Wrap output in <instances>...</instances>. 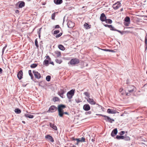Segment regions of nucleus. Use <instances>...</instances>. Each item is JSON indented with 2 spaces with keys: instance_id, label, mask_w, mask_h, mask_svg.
I'll return each instance as SVG.
<instances>
[{
  "instance_id": "f257e3e1",
  "label": "nucleus",
  "mask_w": 147,
  "mask_h": 147,
  "mask_svg": "<svg viewBox=\"0 0 147 147\" xmlns=\"http://www.w3.org/2000/svg\"><path fill=\"white\" fill-rule=\"evenodd\" d=\"M58 107L59 115L60 117H62L64 112L63 109L66 107V106L64 105H58Z\"/></svg>"
},
{
  "instance_id": "f03ea898",
  "label": "nucleus",
  "mask_w": 147,
  "mask_h": 147,
  "mask_svg": "<svg viewBox=\"0 0 147 147\" xmlns=\"http://www.w3.org/2000/svg\"><path fill=\"white\" fill-rule=\"evenodd\" d=\"M136 88L133 86L129 85L128 86L126 89V90L128 91L129 92H126V95L127 96L130 95V93L133 92L135 90Z\"/></svg>"
},
{
  "instance_id": "7ed1b4c3",
  "label": "nucleus",
  "mask_w": 147,
  "mask_h": 147,
  "mask_svg": "<svg viewBox=\"0 0 147 147\" xmlns=\"http://www.w3.org/2000/svg\"><path fill=\"white\" fill-rule=\"evenodd\" d=\"M74 93L75 90L74 89L71 90L67 93V96L69 99L70 100L72 98L73 96L74 95Z\"/></svg>"
},
{
  "instance_id": "20e7f679",
  "label": "nucleus",
  "mask_w": 147,
  "mask_h": 147,
  "mask_svg": "<svg viewBox=\"0 0 147 147\" xmlns=\"http://www.w3.org/2000/svg\"><path fill=\"white\" fill-rule=\"evenodd\" d=\"M79 62L80 61L77 58H74L71 59L68 64L69 63L71 65H74L78 64Z\"/></svg>"
},
{
  "instance_id": "39448f33",
  "label": "nucleus",
  "mask_w": 147,
  "mask_h": 147,
  "mask_svg": "<svg viewBox=\"0 0 147 147\" xmlns=\"http://www.w3.org/2000/svg\"><path fill=\"white\" fill-rule=\"evenodd\" d=\"M57 108L54 105L51 106L47 111V113H53L57 111Z\"/></svg>"
},
{
  "instance_id": "423d86ee",
  "label": "nucleus",
  "mask_w": 147,
  "mask_h": 147,
  "mask_svg": "<svg viewBox=\"0 0 147 147\" xmlns=\"http://www.w3.org/2000/svg\"><path fill=\"white\" fill-rule=\"evenodd\" d=\"M121 6V3L118 1L113 4V7L114 9L116 10L118 9Z\"/></svg>"
},
{
  "instance_id": "0eeeda50",
  "label": "nucleus",
  "mask_w": 147,
  "mask_h": 147,
  "mask_svg": "<svg viewBox=\"0 0 147 147\" xmlns=\"http://www.w3.org/2000/svg\"><path fill=\"white\" fill-rule=\"evenodd\" d=\"M87 102L90 104L92 105H94L96 104V102L94 101V100L90 98V97L86 98Z\"/></svg>"
},
{
  "instance_id": "6e6552de",
  "label": "nucleus",
  "mask_w": 147,
  "mask_h": 147,
  "mask_svg": "<svg viewBox=\"0 0 147 147\" xmlns=\"http://www.w3.org/2000/svg\"><path fill=\"white\" fill-rule=\"evenodd\" d=\"M33 72L36 78L38 79L40 78H41V75L38 71H36L34 70H33Z\"/></svg>"
},
{
  "instance_id": "1a4fd4ad",
  "label": "nucleus",
  "mask_w": 147,
  "mask_h": 147,
  "mask_svg": "<svg viewBox=\"0 0 147 147\" xmlns=\"http://www.w3.org/2000/svg\"><path fill=\"white\" fill-rule=\"evenodd\" d=\"M104 119L107 122H109L110 123H112L115 121L113 119L107 116Z\"/></svg>"
},
{
  "instance_id": "9d476101",
  "label": "nucleus",
  "mask_w": 147,
  "mask_h": 147,
  "mask_svg": "<svg viewBox=\"0 0 147 147\" xmlns=\"http://www.w3.org/2000/svg\"><path fill=\"white\" fill-rule=\"evenodd\" d=\"M65 91L62 89H61L59 92V95L62 98L65 97V96L64 95V94L65 93Z\"/></svg>"
},
{
  "instance_id": "9b49d317",
  "label": "nucleus",
  "mask_w": 147,
  "mask_h": 147,
  "mask_svg": "<svg viewBox=\"0 0 147 147\" xmlns=\"http://www.w3.org/2000/svg\"><path fill=\"white\" fill-rule=\"evenodd\" d=\"M67 25L68 28H72L75 26V24L71 21H69L67 22Z\"/></svg>"
},
{
  "instance_id": "f8f14e48",
  "label": "nucleus",
  "mask_w": 147,
  "mask_h": 147,
  "mask_svg": "<svg viewBox=\"0 0 147 147\" xmlns=\"http://www.w3.org/2000/svg\"><path fill=\"white\" fill-rule=\"evenodd\" d=\"M83 109L85 111H88L90 109V107L88 104H86L83 106Z\"/></svg>"
},
{
  "instance_id": "ddd939ff",
  "label": "nucleus",
  "mask_w": 147,
  "mask_h": 147,
  "mask_svg": "<svg viewBox=\"0 0 147 147\" xmlns=\"http://www.w3.org/2000/svg\"><path fill=\"white\" fill-rule=\"evenodd\" d=\"M106 19V17L105 15L103 13H102L100 16V19L102 22H104Z\"/></svg>"
},
{
  "instance_id": "4468645a",
  "label": "nucleus",
  "mask_w": 147,
  "mask_h": 147,
  "mask_svg": "<svg viewBox=\"0 0 147 147\" xmlns=\"http://www.w3.org/2000/svg\"><path fill=\"white\" fill-rule=\"evenodd\" d=\"M54 56L56 58L60 57L61 56V52L58 51H55L54 52Z\"/></svg>"
},
{
  "instance_id": "2eb2a0df",
  "label": "nucleus",
  "mask_w": 147,
  "mask_h": 147,
  "mask_svg": "<svg viewBox=\"0 0 147 147\" xmlns=\"http://www.w3.org/2000/svg\"><path fill=\"white\" fill-rule=\"evenodd\" d=\"M45 138L47 139L48 140L50 141L53 142H54L53 139L52 137L49 135H47L45 136Z\"/></svg>"
},
{
  "instance_id": "dca6fc26",
  "label": "nucleus",
  "mask_w": 147,
  "mask_h": 147,
  "mask_svg": "<svg viewBox=\"0 0 147 147\" xmlns=\"http://www.w3.org/2000/svg\"><path fill=\"white\" fill-rule=\"evenodd\" d=\"M23 76V72L22 70H20L18 73L17 77L19 80H20L22 78Z\"/></svg>"
},
{
  "instance_id": "f3484780",
  "label": "nucleus",
  "mask_w": 147,
  "mask_h": 147,
  "mask_svg": "<svg viewBox=\"0 0 147 147\" xmlns=\"http://www.w3.org/2000/svg\"><path fill=\"white\" fill-rule=\"evenodd\" d=\"M117 133V128L114 129L111 133V136L112 137L115 136Z\"/></svg>"
},
{
  "instance_id": "a211bd4d",
  "label": "nucleus",
  "mask_w": 147,
  "mask_h": 147,
  "mask_svg": "<svg viewBox=\"0 0 147 147\" xmlns=\"http://www.w3.org/2000/svg\"><path fill=\"white\" fill-rule=\"evenodd\" d=\"M107 112L109 113L115 114L116 113V111L113 109H107Z\"/></svg>"
},
{
  "instance_id": "6ab92c4d",
  "label": "nucleus",
  "mask_w": 147,
  "mask_h": 147,
  "mask_svg": "<svg viewBox=\"0 0 147 147\" xmlns=\"http://www.w3.org/2000/svg\"><path fill=\"white\" fill-rule=\"evenodd\" d=\"M49 126L51 127L52 128L55 130H57V126L54 124L50 123H49Z\"/></svg>"
},
{
  "instance_id": "aec40b11",
  "label": "nucleus",
  "mask_w": 147,
  "mask_h": 147,
  "mask_svg": "<svg viewBox=\"0 0 147 147\" xmlns=\"http://www.w3.org/2000/svg\"><path fill=\"white\" fill-rule=\"evenodd\" d=\"M54 3L57 5L60 4L62 3V0H54Z\"/></svg>"
},
{
  "instance_id": "412c9836",
  "label": "nucleus",
  "mask_w": 147,
  "mask_h": 147,
  "mask_svg": "<svg viewBox=\"0 0 147 147\" xmlns=\"http://www.w3.org/2000/svg\"><path fill=\"white\" fill-rule=\"evenodd\" d=\"M25 116L26 117L30 119H32L34 117L33 115L29 114H25Z\"/></svg>"
},
{
  "instance_id": "4be33fe9",
  "label": "nucleus",
  "mask_w": 147,
  "mask_h": 147,
  "mask_svg": "<svg viewBox=\"0 0 147 147\" xmlns=\"http://www.w3.org/2000/svg\"><path fill=\"white\" fill-rule=\"evenodd\" d=\"M25 5V3L23 1H21L19 4V8H22L24 7Z\"/></svg>"
},
{
  "instance_id": "5701e85b",
  "label": "nucleus",
  "mask_w": 147,
  "mask_h": 147,
  "mask_svg": "<svg viewBox=\"0 0 147 147\" xmlns=\"http://www.w3.org/2000/svg\"><path fill=\"white\" fill-rule=\"evenodd\" d=\"M58 47L60 50H61L64 51L65 50V47L62 45H59L58 46Z\"/></svg>"
},
{
  "instance_id": "b1692460",
  "label": "nucleus",
  "mask_w": 147,
  "mask_h": 147,
  "mask_svg": "<svg viewBox=\"0 0 147 147\" xmlns=\"http://www.w3.org/2000/svg\"><path fill=\"white\" fill-rule=\"evenodd\" d=\"M28 73L29 75L30 76L31 78V79L32 80L33 79L34 77L33 76L32 74V71L31 70H29L28 71Z\"/></svg>"
},
{
  "instance_id": "393cba45",
  "label": "nucleus",
  "mask_w": 147,
  "mask_h": 147,
  "mask_svg": "<svg viewBox=\"0 0 147 147\" xmlns=\"http://www.w3.org/2000/svg\"><path fill=\"white\" fill-rule=\"evenodd\" d=\"M106 23L111 24L112 22V20L110 19H106L105 21Z\"/></svg>"
},
{
  "instance_id": "a878e982",
  "label": "nucleus",
  "mask_w": 147,
  "mask_h": 147,
  "mask_svg": "<svg viewBox=\"0 0 147 147\" xmlns=\"http://www.w3.org/2000/svg\"><path fill=\"white\" fill-rule=\"evenodd\" d=\"M49 64V60H47L45 59L43 62V64L46 66L48 65Z\"/></svg>"
},
{
  "instance_id": "bb28decb",
  "label": "nucleus",
  "mask_w": 147,
  "mask_h": 147,
  "mask_svg": "<svg viewBox=\"0 0 147 147\" xmlns=\"http://www.w3.org/2000/svg\"><path fill=\"white\" fill-rule=\"evenodd\" d=\"M85 28L86 29H89L90 28V25H89L87 23H85L84 25Z\"/></svg>"
},
{
  "instance_id": "cd10ccee",
  "label": "nucleus",
  "mask_w": 147,
  "mask_h": 147,
  "mask_svg": "<svg viewBox=\"0 0 147 147\" xmlns=\"http://www.w3.org/2000/svg\"><path fill=\"white\" fill-rule=\"evenodd\" d=\"M55 61L57 63L61 64L62 62V61L61 59H55Z\"/></svg>"
},
{
  "instance_id": "c85d7f7f",
  "label": "nucleus",
  "mask_w": 147,
  "mask_h": 147,
  "mask_svg": "<svg viewBox=\"0 0 147 147\" xmlns=\"http://www.w3.org/2000/svg\"><path fill=\"white\" fill-rule=\"evenodd\" d=\"M116 138L117 139H123L124 138V136H122L117 135L116 137Z\"/></svg>"
},
{
  "instance_id": "c756f323",
  "label": "nucleus",
  "mask_w": 147,
  "mask_h": 147,
  "mask_svg": "<svg viewBox=\"0 0 147 147\" xmlns=\"http://www.w3.org/2000/svg\"><path fill=\"white\" fill-rule=\"evenodd\" d=\"M124 20L126 22H130V18L129 17L127 16L125 18Z\"/></svg>"
},
{
  "instance_id": "7c9ffc66",
  "label": "nucleus",
  "mask_w": 147,
  "mask_h": 147,
  "mask_svg": "<svg viewBox=\"0 0 147 147\" xmlns=\"http://www.w3.org/2000/svg\"><path fill=\"white\" fill-rule=\"evenodd\" d=\"M15 112L17 114H20L21 112V111L19 109L17 108L15 109Z\"/></svg>"
},
{
  "instance_id": "2f4dec72",
  "label": "nucleus",
  "mask_w": 147,
  "mask_h": 147,
  "mask_svg": "<svg viewBox=\"0 0 147 147\" xmlns=\"http://www.w3.org/2000/svg\"><path fill=\"white\" fill-rule=\"evenodd\" d=\"M37 64L36 63H33L30 65V67L32 68H34L37 67Z\"/></svg>"
},
{
  "instance_id": "473e14b6",
  "label": "nucleus",
  "mask_w": 147,
  "mask_h": 147,
  "mask_svg": "<svg viewBox=\"0 0 147 147\" xmlns=\"http://www.w3.org/2000/svg\"><path fill=\"white\" fill-rule=\"evenodd\" d=\"M84 94L87 97V98L90 97V94L87 92H85L84 93Z\"/></svg>"
},
{
  "instance_id": "72a5a7b5",
  "label": "nucleus",
  "mask_w": 147,
  "mask_h": 147,
  "mask_svg": "<svg viewBox=\"0 0 147 147\" xmlns=\"http://www.w3.org/2000/svg\"><path fill=\"white\" fill-rule=\"evenodd\" d=\"M51 78V77L50 76H47V77H46V79L47 81L48 82H49Z\"/></svg>"
},
{
  "instance_id": "f704fd0d",
  "label": "nucleus",
  "mask_w": 147,
  "mask_h": 147,
  "mask_svg": "<svg viewBox=\"0 0 147 147\" xmlns=\"http://www.w3.org/2000/svg\"><path fill=\"white\" fill-rule=\"evenodd\" d=\"M53 100L54 102H56L59 100V99L58 97H54L53 98Z\"/></svg>"
},
{
  "instance_id": "c9c22d12",
  "label": "nucleus",
  "mask_w": 147,
  "mask_h": 147,
  "mask_svg": "<svg viewBox=\"0 0 147 147\" xmlns=\"http://www.w3.org/2000/svg\"><path fill=\"white\" fill-rule=\"evenodd\" d=\"M145 42L146 45H147V33H146L145 38Z\"/></svg>"
},
{
  "instance_id": "e433bc0d",
  "label": "nucleus",
  "mask_w": 147,
  "mask_h": 147,
  "mask_svg": "<svg viewBox=\"0 0 147 147\" xmlns=\"http://www.w3.org/2000/svg\"><path fill=\"white\" fill-rule=\"evenodd\" d=\"M123 139L125 141H129L130 140V138L129 137H125L124 136V138Z\"/></svg>"
},
{
  "instance_id": "4c0bfd02",
  "label": "nucleus",
  "mask_w": 147,
  "mask_h": 147,
  "mask_svg": "<svg viewBox=\"0 0 147 147\" xmlns=\"http://www.w3.org/2000/svg\"><path fill=\"white\" fill-rule=\"evenodd\" d=\"M116 31L118 32H119L120 33L121 35H123L124 34V31H122L119 30H116Z\"/></svg>"
},
{
  "instance_id": "58836bf2",
  "label": "nucleus",
  "mask_w": 147,
  "mask_h": 147,
  "mask_svg": "<svg viewBox=\"0 0 147 147\" xmlns=\"http://www.w3.org/2000/svg\"><path fill=\"white\" fill-rule=\"evenodd\" d=\"M55 16V13H53L51 15L52 19L53 20H54Z\"/></svg>"
},
{
  "instance_id": "ea45409f",
  "label": "nucleus",
  "mask_w": 147,
  "mask_h": 147,
  "mask_svg": "<svg viewBox=\"0 0 147 147\" xmlns=\"http://www.w3.org/2000/svg\"><path fill=\"white\" fill-rule=\"evenodd\" d=\"M111 30H113V31H116V30L117 29H115L114 27L112 26L111 25V27H110V28Z\"/></svg>"
},
{
  "instance_id": "a19ab883",
  "label": "nucleus",
  "mask_w": 147,
  "mask_h": 147,
  "mask_svg": "<svg viewBox=\"0 0 147 147\" xmlns=\"http://www.w3.org/2000/svg\"><path fill=\"white\" fill-rule=\"evenodd\" d=\"M59 30H56L54 31L53 34H57L59 33Z\"/></svg>"
},
{
  "instance_id": "79ce46f5",
  "label": "nucleus",
  "mask_w": 147,
  "mask_h": 147,
  "mask_svg": "<svg viewBox=\"0 0 147 147\" xmlns=\"http://www.w3.org/2000/svg\"><path fill=\"white\" fill-rule=\"evenodd\" d=\"M62 34V33H60L59 34H57L56 35L55 37L57 38H59L61 36Z\"/></svg>"
},
{
  "instance_id": "37998d69",
  "label": "nucleus",
  "mask_w": 147,
  "mask_h": 147,
  "mask_svg": "<svg viewBox=\"0 0 147 147\" xmlns=\"http://www.w3.org/2000/svg\"><path fill=\"white\" fill-rule=\"evenodd\" d=\"M81 142H85V139L84 137L80 139Z\"/></svg>"
},
{
  "instance_id": "c03bdc74",
  "label": "nucleus",
  "mask_w": 147,
  "mask_h": 147,
  "mask_svg": "<svg viewBox=\"0 0 147 147\" xmlns=\"http://www.w3.org/2000/svg\"><path fill=\"white\" fill-rule=\"evenodd\" d=\"M42 29V28H40L38 30H37V33L38 34H40L41 29Z\"/></svg>"
},
{
  "instance_id": "a18cd8bd",
  "label": "nucleus",
  "mask_w": 147,
  "mask_h": 147,
  "mask_svg": "<svg viewBox=\"0 0 147 147\" xmlns=\"http://www.w3.org/2000/svg\"><path fill=\"white\" fill-rule=\"evenodd\" d=\"M35 45L37 47H38V41H37V40H36V39L35 40Z\"/></svg>"
},
{
  "instance_id": "49530a36",
  "label": "nucleus",
  "mask_w": 147,
  "mask_h": 147,
  "mask_svg": "<svg viewBox=\"0 0 147 147\" xmlns=\"http://www.w3.org/2000/svg\"><path fill=\"white\" fill-rule=\"evenodd\" d=\"M74 140H76V141H77V144H78V143L80 142V138H76V139H74Z\"/></svg>"
},
{
  "instance_id": "de8ad7c7",
  "label": "nucleus",
  "mask_w": 147,
  "mask_h": 147,
  "mask_svg": "<svg viewBox=\"0 0 147 147\" xmlns=\"http://www.w3.org/2000/svg\"><path fill=\"white\" fill-rule=\"evenodd\" d=\"M104 25L105 27H108L109 28H110V27H111V25H108L107 24H104Z\"/></svg>"
},
{
  "instance_id": "09e8293b",
  "label": "nucleus",
  "mask_w": 147,
  "mask_h": 147,
  "mask_svg": "<svg viewBox=\"0 0 147 147\" xmlns=\"http://www.w3.org/2000/svg\"><path fill=\"white\" fill-rule=\"evenodd\" d=\"M125 131H121L120 133V134L121 135H123L125 134Z\"/></svg>"
},
{
  "instance_id": "8fccbe9b",
  "label": "nucleus",
  "mask_w": 147,
  "mask_h": 147,
  "mask_svg": "<svg viewBox=\"0 0 147 147\" xmlns=\"http://www.w3.org/2000/svg\"><path fill=\"white\" fill-rule=\"evenodd\" d=\"M130 23V22H129L128 23H124V25L126 26H128L129 25V24Z\"/></svg>"
},
{
  "instance_id": "3c124183",
  "label": "nucleus",
  "mask_w": 147,
  "mask_h": 147,
  "mask_svg": "<svg viewBox=\"0 0 147 147\" xmlns=\"http://www.w3.org/2000/svg\"><path fill=\"white\" fill-rule=\"evenodd\" d=\"M100 115L102 117H104V118H105L106 117V116H107L106 115H102V114H98V115Z\"/></svg>"
},
{
  "instance_id": "603ef678",
  "label": "nucleus",
  "mask_w": 147,
  "mask_h": 147,
  "mask_svg": "<svg viewBox=\"0 0 147 147\" xmlns=\"http://www.w3.org/2000/svg\"><path fill=\"white\" fill-rule=\"evenodd\" d=\"M55 28H60V26L59 25H57L55 26Z\"/></svg>"
},
{
  "instance_id": "864d4df0",
  "label": "nucleus",
  "mask_w": 147,
  "mask_h": 147,
  "mask_svg": "<svg viewBox=\"0 0 147 147\" xmlns=\"http://www.w3.org/2000/svg\"><path fill=\"white\" fill-rule=\"evenodd\" d=\"M104 50L105 51H112V50H109V49H104Z\"/></svg>"
},
{
  "instance_id": "5fc2aeb1",
  "label": "nucleus",
  "mask_w": 147,
  "mask_h": 147,
  "mask_svg": "<svg viewBox=\"0 0 147 147\" xmlns=\"http://www.w3.org/2000/svg\"><path fill=\"white\" fill-rule=\"evenodd\" d=\"M130 32V31H124V34L125 33H129Z\"/></svg>"
},
{
  "instance_id": "6e6d98bb",
  "label": "nucleus",
  "mask_w": 147,
  "mask_h": 147,
  "mask_svg": "<svg viewBox=\"0 0 147 147\" xmlns=\"http://www.w3.org/2000/svg\"><path fill=\"white\" fill-rule=\"evenodd\" d=\"M47 59H48L49 60H51V58H50L49 56H47L46 57Z\"/></svg>"
},
{
  "instance_id": "4d7b16f0",
  "label": "nucleus",
  "mask_w": 147,
  "mask_h": 147,
  "mask_svg": "<svg viewBox=\"0 0 147 147\" xmlns=\"http://www.w3.org/2000/svg\"><path fill=\"white\" fill-rule=\"evenodd\" d=\"M6 47H7L6 46H5L2 49V50L4 51V50H5V48H6Z\"/></svg>"
},
{
  "instance_id": "13d9d810",
  "label": "nucleus",
  "mask_w": 147,
  "mask_h": 147,
  "mask_svg": "<svg viewBox=\"0 0 147 147\" xmlns=\"http://www.w3.org/2000/svg\"><path fill=\"white\" fill-rule=\"evenodd\" d=\"M2 69L0 68V74H1L2 73Z\"/></svg>"
},
{
  "instance_id": "bf43d9fd",
  "label": "nucleus",
  "mask_w": 147,
  "mask_h": 147,
  "mask_svg": "<svg viewBox=\"0 0 147 147\" xmlns=\"http://www.w3.org/2000/svg\"><path fill=\"white\" fill-rule=\"evenodd\" d=\"M123 90V88H121L119 90V91L120 92L122 91Z\"/></svg>"
},
{
  "instance_id": "052dcab7",
  "label": "nucleus",
  "mask_w": 147,
  "mask_h": 147,
  "mask_svg": "<svg viewBox=\"0 0 147 147\" xmlns=\"http://www.w3.org/2000/svg\"><path fill=\"white\" fill-rule=\"evenodd\" d=\"M64 114H67V115H68V113L67 112H63V115Z\"/></svg>"
},
{
  "instance_id": "680f3d73",
  "label": "nucleus",
  "mask_w": 147,
  "mask_h": 147,
  "mask_svg": "<svg viewBox=\"0 0 147 147\" xmlns=\"http://www.w3.org/2000/svg\"><path fill=\"white\" fill-rule=\"evenodd\" d=\"M15 12L16 13H19V11L18 10H16V11H15Z\"/></svg>"
},
{
  "instance_id": "e2e57ef3",
  "label": "nucleus",
  "mask_w": 147,
  "mask_h": 147,
  "mask_svg": "<svg viewBox=\"0 0 147 147\" xmlns=\"http://www.w3.org/2000/svg\"><path fill=\"white\" fill-rule=\"evenodd\" d=\"M91 140L92 142H94L95 141V139H91Z\"/></svg>"
},
{
  "instance_id": "0e129e2a",
  "label": "nucleus",
  "mask_w": 147,
  "mask_h": 147,
  "mask_svg": "<svg viewBox=\"0 0 147 147\" xmlns=\"http://www.w3.org/2000/svg\"><path fill=\"white\" fill-rule=\"evenodd\" d=\"M50 63L51 64H52L53 65H54V63H53V62H50Z\"/></svg>"
},
{
  "instance_id": "69168bd1",
  "label": "nucleus",
  "mask_w": 147,
  "mask_h": 147,
  "mask_svg": "<svg viewBox=\"0 0 147 147\" xmlns=\"http://www.w3.org/2000/svg\"><path fill=\"white\" fill-rule=\"evenodd\" d=\"M132 27H128L126 28H132Z\"/></svg>"
},
{
  "instance_id": "338daca9",
  "label": "nucleus",
  "mask_w": 147,
  "mask_h": 147,
  "mask_svg": "<svg viewBox=\"0 0 147 147\" xmlns=\"http://www.w3.org/2000/svg\"><path fill=\"white\" fill-rule=\"evenodd\" d=\"M123 8H121V9H120V11H123Z\"/></svg>"
},
{
  "instance_id": "774afa93",
  "label": "nucleus",
  "mask_w": 147,
  "mask_h": 147,
  "mask_svg": "<svg viewBox=\"0 0 147 147\" xmlns=\"http://www.w3.org/2000/svg\"><path fill=\"white\" fill-rule=\"evenodd\" d=\"M22 122L23 123H24V124H25V121H22Z\"/></svg>"
}]
</instances>
